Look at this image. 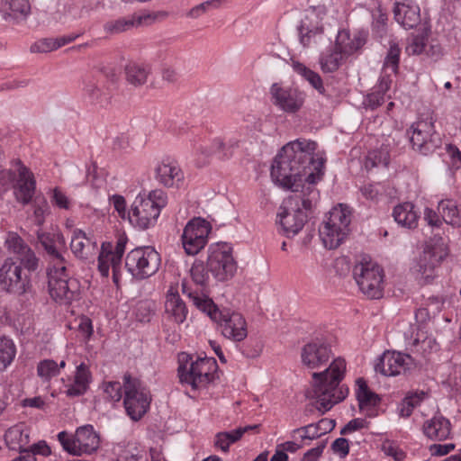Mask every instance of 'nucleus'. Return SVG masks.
<instances>
[{"mask_svg":"<svg viewBox=\"0 0 461 461\" xmlns=\"http://www.w3.org/2000/svg\"><path fill=\"white\" fill-rule=\"evenodd\" d=\"M391 75L393 74L390 72L384 73L380 77L378 85L375 87V91L383 94L384 96L392 86L393 80L391 78Z\"/></svg>","mask_w":461,"mask_h":461,"instance_id":"338daca9","label":"nucleus"},{"mask_svg":"<svg viewBox=\"0 0 461 461\" xmlns=\"http://www.w3.org/2000/svg\"><path fill=\"white\" fill-rule=\"evenodd\" d=\"M393 14L395 21L404 29H412L420 23V8L416 5L397 3Z\"/></svg>","mask_w":461,"mask_h":461,"instance_id":"7c9ffc66","label":"nucleus"},{"mask_svg":"<svg viewBox=\"0 0 461 461\" xmlns=\"http://www.w3.org/2000/svg\"><path fill=\"white\" fill-rule=\"evenodd\" d=\"M95 248V242H93L85 231L80 229L72 230L70 249L77 258L87 259L93 255Z\"/></svg>","mask_w":461,"mask_h":461,"instance_id":"c756f323","label":"nucleus"},{"mask_svg":"<svg viewBox=\"0 0 461 461\" xmlns=\"http://www.w3.org/2000/svg\"><path fill=\"white\" fill-rule=\"evenodd\" d=\"M48 287L50 296L60 303H70L75 297L76 282L69 279L66 264L53 265L48 270Z\"/></svg>","mask_w":461,"mask_h":461,"instance_id":"4468645a","label":"nucleus"},{"mask_svg":"<svg viewBox=\"0 0 461 461\" xmlns=\"http://www.w3.org/2000/svg\"><path fill=\"white\" fill-rule=\"evenodd\" d=\"M167 203V194L161 189L153 190L148 195L139 194L131 206L128 219L135 227L148 229L155 224Z\"/></svg>","mask_w":461,"mask_h":461,"instance_id":"39448f33","label":"nucleus"},{"mask_svg":"<svg viewBox=\"0 0 461 461\" xmlns=\"http://www.w3.org/2000/svg\"><path fill=\"white\" fill-rule=\"evenodd\" d=\"M401 49L395 42H390V47L384 58L383 73L390 72L396 75L399 68Z\"/></svg>","mask_w":461,"mask_h":461,"instance_id":"37998d69","label":"nucleus"},{"mask_svg":"<svg viewBox=\"0 0 461 461\" xmlns=\"http://www.w3.org/2000/svg\"><path fill=\"white\" fill-rule=\"evenodd\" d=\"M384 102V95L380 94L379 92L374 90L372 93L368 94L364 100V104L366 107L375 110L379 107Z\"/></svg>","mask_w":461,"mask_h":461,"instance_id":"bf43d9fd","label":"nucleus"},{"mask_svg":"<svg viewBox=\"0 0 461 461\" xmlns=\"http://www.w3.org/2000/svg\"><path fill=\"white\" fill-rule=\"evenodd\" d=\"M438 211L442 220L454 227H461V206L458 207L453 200H441L438 205Z\"/></svg>","mask_w":461,"mask_h":461,"instance_id":"f704fd0d","label":"nucleus"},{"mask_svg":"<svg viewBox=\"0 0 461 461\" xmlns=\"http://www.w3.org/2000/svg\"><path fill=\"white\" fill-rule=\"evenodd\" d=\"M209 269L202 260H194L191 268L190 276L192 280L197 285L204 287L209 281Z\"/></svg>","mask_w":461,"mask_h":461,"instance_id":"09e8293b","label":"nucleus"},{"mask_svg":"<svg viewBox=\"0 0 461 461\" xmlns=\"http://www.w3.org/2000/svg\"><path fill=\"white\" fill-rule=\"evenodd\" d=\"M78 331L81 333L85 340H88L94 331L92 321L87 317H82L78 324Z\"/></svg>","mask_w":461,"mask_h":461,"instance_id":"e2e57ef3","label":"nucleus"},{"mask_svg":"<svg viewBox=\"0 0 461 461\" xmlns=\"http://www.w3.org/2000/svg\"><path fill=\"white\" fill-rule=\"evenodd\" d=\"M354 278L364 294L371 299L383 295L384 271L375 262L363 257L353 268Z\"/></svg>","mask_w":461,"mask_h":461,"instance_id":"0eeeda50","label":"nucleus"},{"mask_svg":"<svg viewBox=\"0 0 461 461\" xmlns=\"http://www.w3.org/2000/svg\"><path fill=\"white\" fill-rule=\"evenodd\" d=\"M141 452L137 447L127 449L123 454L120 455L117 461H140Z\"/></svg>","mask_w":461,"mask_h":461,"instance_id":"774afa93","label":"nucleus"},{"mask_svg":"<svg viewBox=\"0 0 461 461\" xmlns=\"http://www.w3.org/2000/svg\"><path fill=\"white\" fill-rule=\"evenodd\" d=\"M31 9L30 0H0V13L4 19L25 20Z\"/></svg>","mask_w":461,"mask_h":461,"instance_id":"cd10ccee","label":"nucleus"},{"mask_svg":"<svg viewBox=\"0 0 461 461\" xmlns=\"http://www.w3.org/2000/svg\"><path fill=\"white\" fill-rule=\"evenodd\" d=\"M58 439L64 450L73 456L92 454L99 447V436L94 430L93 426L79 427L74 436L67 431L58 434Z\"/></svg>","mask_w":461,"mask_h":461,"instance_id":"9d476101","label":"nucleus"},{"mask_svg":"<svg viewBox=\"0 0 461 461\" xmlns=\"http://www.w3.org/2000/svg\"><path fill=\"white\" fill-rule=\"evenodd\" d=\"M83 90L91 104L103 105L109 99L108 93L104 90L99 79L95 77H88L85 81Z\"/></svg>","mask_w":461,"mask_h":461,"instance_id":"72a5a7b5","label":"nucleus"},{"mask_svg":"<svg viewBox=\"0 0 461 461\" xmlns=\"http://www.w3.org/2000/svg\"><path fill=\"white\" fill-rule=\"evenodd\" d=\"M427 37L423 34L411 36L408 40L405 51L408 55H420L426 51Z\"/></svg>","mask_w":461,"mask_h":461,"instance_id":"603ef678","label":"nucleus"},{"mask_svg":"<svg viewBox=\"0 0 461 461\" xmlns=\"http://www.w3.org/2000/svg\"><path fill=\"white\" fill-rule=\"evenodd\" d=\"M207 267L220 282L231 279L237 271V262L232 256V248L227 243H217L209 248Z\"/></svg>","mask_w":461,"mask_h":461,"instance_id":"9b49d317","label":"nucleus"},{"mask_svg":"<svg viewBox=\"0 0 461 461\" xmlns=\"http://www.w3.org/2000/svg\"><path fill=\"white\" fill-rule=\"evenodd\" d=\"M37 375L42 382H50L59 375L58 363L50 358L41 360L37 365Z\"/></svg>","mask_w":461,"mask_h":461,"instance_id":"de8ad7c7","label":"nucleus"},{"mask_svg":"<svg viewBox=\"0 0 461 461\" xmlns=\"http://www.w3.org/2000/svg\"><path fill=\"white\" fill-rule=\"evenodd\" d=\"M188 296L198 309L206 312L217 323L224 338L233 342H240L247 338L248 324L241 313L228 309L219 310L207 297H200L192 293Z\"/></svg>","mask_w":461,"mask_h":461,"instance_id":"20e7f679","label":"nucleus"},{"mask_svg":"<svg viewBox=\"0 0 461 461\" xmlns=\"http://www.w3.org/2000/svg\"><path fill=\"white\" fill-rule=\"evenodd\" d=\"M270 100L273 105L286 113H295L303 107L305 94L298 88L284 86L274 83L269 90Z\"/></svg>","mask_w":461,"mask_h":461,"instance_id":"dca6fc26","label":"nucleus"},{"mask_svg":"<svg viewBox=\"0 0 461 461\" xmlns=\"http://www.w3.org/2000/svg\"><path fill=\"white\" fill-rule=\"evenodd\" d=\"M345 371V360L338 357L322 372L312 373V390L308 397L314 400L312 406L321 414H324L347 397L348 388L340 384Z\"/></svg>","mask_w":461,"mask_h":461,"instance_id":"f03ea898","label":"nucleus"},{"mask_svg":"<svg viewBox=\"0 0 461 461\" xmlns=\"http://www.w3.org/2000/svg\"><path fill=\"white\" fill-rule=\"evenodd\" d=\"M111 203L113 205L114 209L118 212L119 216L122 219L128 217V212L126 210V201L125 198L120 194H113L110 198Z\"/></svg>","mask_w":461,"mask_h":461,"instance_id":"052dcab7","label":"nucleus"},{"mask_svg":"<svg viewBox=\"0 0 461 461\" xmlns=\"http://www.w3.org/2000/svg\"><path fill=\"white\" fill-rule=\"evenodd\" d=\"M393 217L400 226L407 229H414L418 226L420 214L411 203L406 202L393 208Z\"/></svg>","mask_w":461,"mask_h":461,"instance_id":"2f4dec72","label":"nucleus"},{"mask_svg":"<svg viewBox=\"0 0 461 461\" xmlns=\"http://www.w3.org/2000/svg\"><path fill=\"white\" fill-rule=\"evenodd\" d=\"M294 70L302 75L312 87H314L320 94L325 95V88L322 83V79L319 74L306 68L301 63L294 65Z\"/></svg>","mask_w":461,"mask_h":461,"instance_id":"49530a36","label":"nucleus"},{"mask_svg":"<svg viewBox=\"0 0 461 461\" xmlns=\"http://www.w3.org/2000/svg\"><path fill=\"white\" fill-rule=\"evenodd\" d=\"M217 363L213 357H198L189 367L179 366L178 376L182 384L191 385L194 390L205 388L214 380Z\"/></svg>","mask_w":461,"mask_h":461,"instance_id":"1a4fd4ad","label":"nucleus"},{"mask_svg":"<svg viewBox=\"0 0 461 461\" xmlns=\"http://www.w3.org/2000/svg\"><path fill=\"white\" fill-rule=\"evenodd\" d=\"M447 254V247L441 238L434 244L426 245L423 252L413 267L417 278H420L424 284L430 282L436 276V267Z\"/></svg>","mask_w":461,"mask_h":461,"instance_id":"f8f14e48","label":"nucleus"},{"mask_svg":"<svg viewBox=\"0 0 461 461\" xmlns=\"http://www.w3.org/2000/svg\"><path fill=\"white\" fill-rule=\"evenodd\" d=\"M15 346L12 339L0 338V370L6 368L15 357Z\"/></svg>","mask_w":461,"mask_h":461,"instance_id":"a18cd8bd","label":"nucleus"},{"mask_svg":"<svg viewBox=\"0 0 461 461\" xmlns=\"http://www.w3.org/2000/svg\"><path fill=\"white\" fill-rule=\"evenodd\" d=\"M5 440L10 449L18 451L20 455L25 454L30 443V435L26 426L19 423L11 427L5 434Z\"/></svg>","mask_w":461,"mask_h":461,"instance_id":"a878e982","label":"nucleus"},{"mask_svg":"<svg viewBox=\"0 0 461 461\" xmlns=\"http://www.w3.org/2000/svg\"><path fill=\"white\" fill-rule=\"evenodd\" d=\"M423 432L430 439L445 440L451 433L450 421L441 414L435 415L425 421Z\"/></svg>","mask_w":461,"mask_h":461,"instance_id":"bb28decb","label":"nucleus"},{"mask_svg":"<svg viewBox=\"0 0 461 461\" xmlns=\"http://www.w3.org/2000/svg\"><path fill=\"white\" fill-rule=\"evenodd\" d=\"M319 233L324 246L329 249H337L348 236L347 234H341L337 228L327 221L323 222Z\"/></svg>","mask_w":461,"mask_h":461,"instance_id":"c9c22d12","label":"nucleus"},{"mask_svg":"<svg viewBox=\"0 0 461 461\" xmlns=\"http://www.w3.org/2000/svg\"><path fill=\"white\" fill-rule=\"evenodd\" d=\"M18 262L12 258H7L0 267V285L9 294H12L14 280L16 274Z\"/></svg>","mask_w":461,"mask_h":461,"instance_id":"58836bf2","label":"nucleus"},{"mask_svg":"<svg viewBox=\"0 0 461 461\" xmlns=\"http://www.w3.org/2000/svg\"><path fill=\"white\" fill-rule=\"evenodd\" d=\"M49 211V205L46 201L34 205L33 221L36 225L41 226L45 221V215Z\"/></svg>","mask_w":461,"mask_h":461,"instance_id":"13d9d810","label":"nucleus"},{"mask_svg":"<svg viewBox=\"0 0 461 461\" xmlns=\"http://www.w3.org/2000/svg\"><path fill=\"white\" fill-rule=\"evenodd\" d=\"M387 16L381 11L375 16L372 30L375 37L382 39L386 34L387 31Z\"/></svg>","mask_w":461,"mask_h":461,"instance_id":"864d4df0","label":"nucleus"},{"mask_svg":"<svg viewBox=\"0 0 461 461\" xmlns=\"http://www.w3.org/2000/svg\"><path fill=\"white\" fill-rule=\"evenodd\" d=\"M331 448L334 453L339 454L341 456H345L349 451L348 441L344 438H339L333 441Z\"/></svg>","mask_w":461,"mask_h":461,"instance_id":"69168bd1","label":"nucleus"},{"mask_svg":"<svg viewBox=\"0 0 461 461\" xmlns=\"http://www.w3.org/2000/svg\"><path fill=\"white\" fill-rule=\"evenodd\" d=\"M122 256L112 252L111 243L102 245V250L98 257V271L103 276L107 277L109 269L112 267L113 281L117 287L120 286L122 277Z\"/></svg>","mask_w":461,"mask_h":461,"instance_id":"6ab92c4d","label":"nucleus"},{"mask_svg":"<svg viewBox=\"0 0 461 461\" xmlns=\"http://www.w3.org/2000/svg\"><path fill=\"white\" fill-rule=\"evenodd\" d=\"M412 149L427 156L441 146V139L434 130L431 120L418 121L411 124L408 131Z\"/></svg>","mask_w":461,"mask_h":461,"instance_id":"ddd939ff","label":"nucleus"},{"mask_svg":"<svg viewBox=\"0 0 461 461\" xmlns=\"http://www.w3.org/2000/svg\"><path fill=\"white\" fill-rule=\"evenodd\" d=\"M156 179L164 186H178L184 179V174L174 161L163 160L156 167Z\"/></svg>","mask_w":461,"mask_h":461,"instance_id":"b1692460","label":"nucleus"},{"mask_svg":"<svg viewBox=\"0 0 461 461\" xmlns=\"http://www.w3.org/2000/svg\"><path fill=\"white\" fill-rule=\"evenodd\" d=\"M315 141L296 140L285 145L276 157L271 167V177L275 183L297 193L303 176L308 186H313L320 178L321 162L315 163L313 153Z\"/></svg>","mask_w":461,"mask_h":461,"instance_id":"f257e3e1","label":"nucleus"},{"mask_svg":"<svg viewBox=\"0 0 461 461\" xmlns=\"http://www.w3.org/2000/svg\"><path fill=\"white\" fill-rule=\"evenodd\" d=\"M159 266L160 256L154 248L149 246L131 249L125 258V267L132 277L138 280L153 276Z\"/></svg>","mask_w":461,"mask_h":461,"instance_id":"6e6552de","label":"nucleus"},{"mask_svg":"<svg viewBox=\"0 0 461 461\" xmlns=\"http://www.w3.org/2000/svg\"><path fill=\"white\" fill-rule=\"evenodd\" d=\"M14 175L11 170L3 169L0 171V194L10 188Z\"/></svg>","mask_w":461,"mask_h":461,"instance_id":"0e129e2a","label":"nucleus"},{"mask_svg":"<svg viewBox=\"0 0 461 461\" xmlns=\"http://www.w3.org/2000/svg\"><path fill=\"white\" fill-rule=\"evenodd\" d=\"M55 50H57L55 38L41 39L32 46V50L37 52H50Z\"/></svg>","mask_w":461,"mask_h":461,"instance_id":"4d7b16f0","label":"nucleus"},{"mask_svg":"<svg viewBox=\"0 0 461 461\" xmlns=\"http://www.w3.org/2000/svg\"><path fill=\"white\" fill-rule=\"evenodd\" d=\"M17 258L19 260L18 265H21L26 272L31 274L35 272L39 267L40 259L31 248L26 249V250Z\"/></svg>","mask_w":461,"mask_h":461,"instance_id":"3c124183","label":"nucleus"},{"mask_svg":"<svg viewBox=\"0 0 461 461\" xmlns=\"http://www.w3.org/2000/svg\"><path fill=\"white\" fill-rule=\"evenodd\" d=\"M124 399L126 413L132 420H140L149 410L151 395L143 383L130 374L123 375Z\"/></svg>","mask_w":461,"mask_h":461,"instance_id":"423d86ee","label":"nucleus"},{"mask_svg":"<svg viewBox=\"0 0 461 461\" xmlns=\"http://www.w3.org/2000/svg\"><path fill=\"white\" fill-rule=\"evenodd\" d=\"M150 69L148 66L131 63L125 67V77L129 84L140 86L147 82Z\"/></svg>","mask_w":461,"mask_h":461,"instance_id":"4c0bfd02","label":"nucleus"},{"mask_svg":"<svg viewBox=\"0 0 461 461\" xmlns=\"http://www.w3.org/2000/svg\"><path fill=\"white\" fill-rule=\"evenodd\" d=\"M325 221L330 222L331 226L337 228L341 234L348 235L349 223L351 221L350 211L347 206L339 204L330 211L329 217Z\"/></svg>","mask_w":461,"mask_h":461,"instance_id":"473e14b6","label":"nucleus"},{"mask_svg":"<svg viewBox=\"0 0 461 461\" xmlns=\"http://www.w3.org/2000/svg\"><path fill=\"white\" fill-rule=\"evenodd\" d=\"M356 383L357 386L356 396L358 401L360 410H365L379 403V396L369 390L363 378H358Z\"/></svg>","mask_w":461,"mask_h":461,"instance_id":"e433bc0d","label":"nucleus"},{"mask_svg":"<svg viewBox=\"0 0 461 461\" xmlns=\"http://www.w3.org/2000/svg\"><path fill=\"white\" fill-rule=\"evenodd\" d=\"M122 386L119 382H107L104 384V391L107 397L113 402H119L122 399Z\"/></svg>","mask_w":461,"mask_h":461,"instance_id":"5fc2aeb1","label":"nucleus"},{"mask_svg":"<svg viewBox=\"0 0 461 461\" xmlns=\"http://www.w3.org/2000/svg\"><path fill=\"white\" fill-rule=\"evenodd\" d=\"M318 198V190L314 186H307L283 201L277 217L288 238L295 236L303 228L308 219L307 212L312 210Z\"/></svg>","mask_w":461,"mask_h":461,"instance_id":"7ed1b4c3","label":"nucleus"},{"mask_svg":"<svg viewBox=\"0 0 461 461\" xmlns=\"http://www.w3.org/2000/svg\"><path fill=\"white\" fill-rule=\"evenodd\" d=\"M335 420L331 419H321L317 423H311L299 429H295L293 432L297 433L300 430H307L312 438H320L321 436L330 432L335 428Z\"/></svg>","mask_w":461,"mask_h":461,"instance_id":"a19ab883","label":"nucleus"},{"mask_svg":"<svg viewBox=\"0 0 461 461\" xmlns=\"http://www.w3.org/2000/svg\"><path fill=\"white\" fill-rule=\"evenodd\" d=\"M367 40V32L358 31L352 35L347 30H341L338 32L335 46L346 58L360 50Z\"/></svg>","mask_w":461,"mask_h":461,"instance_id":"412c9836","label":"nucleus"},{"mask_svg":"<svg viewBox=\"0 0 461 461\" xmlns=\"http://www.w3.org/2000/svg\"><path fill=\"white\" fill-rule=\"evenodd\" d=\"M92 381V374L86 364L81 363L76 368L74 381L67 385L65 393L68 397H77L85 394Z\"/></svg>","mask_w":461,"mask_h":461,"instance_id":"393cba45","label":"nucleus"},{"mask_svg":"<svg viewBox=\"0 0 461 461\" xmlns=\"http://www.w3.org/2000/svg\"><path fill=\"white\" fill-rule=\"evenodd\" d=\"M14 165L17 167L19 176L14 194L19 203L27 204L32 201L34 195L36 182L33 174L22 163L21 160H16Z\"/></svg>","mask_w":461,"mask_h":461,"instance_id":"aec40b11","label":"nucleus"},{"mask_svg":"<svg viewBox=\"0 0 461 461\" xmlns=\"http://www.w3.org/2000/svg\"><path fill=\"white\" fill-rule=\"evenodd\" d=\"M5 245L9 253L16 255L18 258L22 255L26 249H29V245L15 232L8 233Z\"/></svg>","mask_w":461,"mask_h":461,"instance_id":"8fccbe9b","label":"nucleus"},{"mask_svg":"<svg viewBox=\"0 0 461 461\" xmlns=\"http://www.w3.org/2000/svg\"><path fill=\"white\" fill-rule=\"evenodd\" d=\"M37 239L53 265L66 264L64 255L57 248V241L60 240L64 243L63 237L60 234H50L46 232L37 231Z\"/></svg>","mask_w":461,"mask_h":461,"instance_id":"c85d7f7f","label":"nucleus"},{"mask_svg":"<svg viewBox=\"0 0 461 461\" xmlns=\"http://www.w3.org/2000/svg\"><path fill=\"white\" fill-rule=\"evenodd\" d=\"M187 312L186 305L181 299L176 287L170 286L166 294V317L170 321L180 324L185 321Z\"/></svg>","mask_w":461,"mask_h":461,"instance_id":"4be33fe9","label":"nucleus"},{"mask_svg":"<svg viewBox=\"0 0 461 461\" xmlns=\"http://www.w3.org/2000/svg\"><path fill=\"white\" fill-rule=\"evenodd\" d=\"M383 450L387 456L393 457L395 461H403L405 458V453L391 442L384 443Z\"/></svg>","mask_w":461,"mask_h":461,"instance_id":"680f3d73","label":"nucleus"},{"mask_svg":"<svg viewBox=\"0 0 461 461\" xmlns=\"http://www.w3.org/2000/svg\"><path fill=\"white\" fill-rule=\"evenodd\" d=\"M389 152L385 148L369 151L365 160V167L367 170H370L379 166L387 167L389 164Z\"/></svg>","mask_w":461,"mask_h":461,"instance_id":"c03bdc74","label":"nucleus"},{"mask_svg":"<svg viewBox=\"0 0 461 461\" xmlns=\"http://www.w3.org/2000/svg\"><path fill=\"white\" fill-rule=\"evenodd\" d=\"M15 277L13 284L12 294L23 295L32 291V274L26 272L21 265L17 264Z\"/></svg>","mask_w":461,"mask_h":461,"instance_id":"ea45409f","label":"nucleus"},{"mask_svg":"<svg viewBox=\"0 0 461 461\" xmlns=\"http://www.w3.org/2000/svg\"><path fill=\"white\" fill-rule=\"evenodd\" d=\"M411 357L400 352H384L375 366L377 373L385 376H395L405 372L411 365Z\"/></svg>","mask_w":461,"mask_h":461,"instance_id":"a211bd4d","label":"nucleus"},{"mask_svg":"<svg viewBox=\"0 0 461 461\" xmlns=\"http://www.w3.org/2000/svg\"><path fill=\"white\" fill-rule=\"evenodd\" d=\"M344 58L346 57L334 46L332 50L322 54L321 57L320 64L322 71L325 73L336 71L341 65Z\"/></svg>","mask_w":461,"mask_h":461,"instance_id":"79ce46f5","label":"nucleus"},{"mask_svg":"<svg viewBox=\"0 0 461 461\" xmlns=\"http://www.w3.org/2000/svg\"><path fill=\"white\" fill-rule=\"evenodd\" d=\"M211 224L200 217L194 218L185 225L181 236L183 248L187 255H197L207 244Z\"/></svg>","mask_w":461,"mask_h":461,"instance_id":"2eb2a0df","label":"nucleus"},{"mask_svg":"<svg viewBox=\"0 0 461 461\" xmlns=\"http://www.w3.org/2000/svg\"><path fill=\"white\" fill-rule=\"evenodd\" d=\"M50 201L59 209L69 210L70 208V200L59 188L56 187L52 190Z\"/></svg>","mask_w":461,"mask_h":461,"instance_id":"6e6d98bb","label":"nucleus"},{"mask_svg":"<svg viewBox=\"0 0 461 461\" xmlns=\"http://www.w3.org/2000/svg\"><path fill=\"white\" fill-rule=\"evenodd\" d=\"M332 357L330 345L320 339L305 344L301 349L302 364L308 369L325 366Z\"/></svg>","mask_w":461,"mask_h":461,"instance_id":"f3484780","label":"nucleus"},{"mask_svg":"<svg viewBox=\"0 0 461 461\" xmlns=\"http://www.w3.org/2000/svg\"><path fill=\"white\" fill-rule=\"evenodd\" d=\"M149 18V15H139L136 14L121 16L116 19L107 21L104 24V31L108 35L120 34L139 27Z\"/></svg>","mask_w":461,"mask_h":461,"instance_id":"5701e85b","label":"nucleus"}]
</instances>
